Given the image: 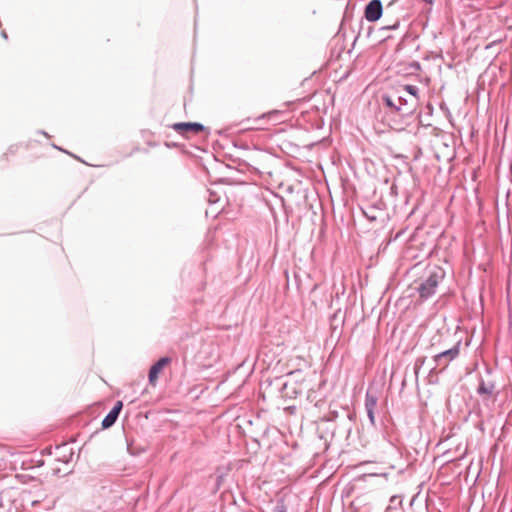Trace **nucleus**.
<instances>
[{"label": "nucleus", "instance_id": "obj_1", "mask_svg": "<svg viewBox=\"0 0 512 512\" xmlns=\"http://www.w3.org/2000/svg\"><path fill=\"white\" fill-rule=\"evenodd\" d=\"M445 271L439 266L428 267L419 280L416 290L422 300L432 297L437 290L438 285L443 281Z\"/></svg>", "mask_w": 512, "mask_h": 512}, {"label": "nucleus", "instance_id": "obj_2", "mask_svg": "<svg viewBox=\"0 0 512 512\" xmlns=\"http://www.w3.org/2000/svg\"><path fill=\"white\" fill-rule=\"evenodd\" d=\"M382 101L387 107L391 108L395 112H398L402 116L411 115L416 108V101H409V99L402 95H383Z\"/></svg>", "mask_w": 512, "mask_h": 512}, {"label": "nucleus", "instance_id": "obj_3", "mask_svg": "<svg viewBox=\"0 0 512 512\" xmlns=\"http://www.w3.org/2000/svg\"><path fill=\"white\" fill-rule=\"evenodd\" d=\"M460 353V342H457L452 348L436 354L433 359L437 365L447 366L449 362L458 357Z\"/></svg>", "mask_w": 512, "mask_h": 512}, {"label": "nucleus", "instance_id": "obj_4", "mask_svg": "<svg viewBox=\"0 0 512 512\" xmlns=\"http://www.w3.org/2000/svg\"><path fill=\"white\" fill-rule=\"evenodd\" d=\"M383 13L381 0H371L365 7L364 16L367 21L375 22L379 20Z\"/></svg>", "mask_w": 512, "mask_h": 512}, {"label": "nucleus", "instance_id": "obj_5", "mask_svg": "<svg viewBox=\"0 0 512 512\" xmlns=\"http://www.w3.org/2000/svg\"><path fill=\"white\" fill-rule=\"evenodd\" d=\"M172 128L182 135H187L188 133L197 134L205 129L202 124L197 122H179L173 124Z\"/></svg>", "mask_w": 512, "mask_h": 512}, {"label": "nucleus", "instance_id": "obj_6", "mask_svg": "<svg viewBox=\"0 0 512 512\" xmlns=\"http://www.w3.org/2000/svg\"><path fill=\"white\" fill-rule=\"evenodd\" d=\"M123 403L122 401H117L114 407L110 410V412L104 417L102 420V427L104 429L110 428L113 426L122 410Z\"/></svg>", "mask_w": 512, "mask_h": 512}, {"label": "nucleus", "instance_id": "obj_7", "mask_svg": "<svg viewBox=\"0 0 512 512\" xmlns=\"http://www.w3.org/2000/svg\"><path fill=\"white\" fill-rule=\"evenodd\" d=\"M171 359L169 357H162L156 363H154L149 370V383L155 385L160 371L169 363Z\"/></svg>", "mask_w": 512, "mask_h": 512}, {"label": "nucleus", "instance_id": "obj_8", "mask_svg": "<svg viewBox=\"0 0 512 512\" xmlns=\"http://www.w3.org/2000/svg\"><path fill=\"white\" fill-rule=\"evenodd\" d=\"M265 119L271 120L273 124L279 123L281 121V113L278 110H273L268 113H264L262 116L258 117V130L265 129V127L261 123Z\"/></svg>", "mask_w": 512, "mask_h": 512}, {"label": "nucleus", "instance_id": "obj_9", "mask_svg": "<svg viewBox=\"0 0 512 512\" xmlns=\"http://www.w3.org/2000/svg\"><path fill=\"white\" fill-rule=\"evenodd\" d=\"M495 390V384L493 382H485L483 379H481L477 392L480 395L487 394L492 395Z\"/></svg>", "mask_w": 512, "mask_h": 512}, {"label": "nucleus", "instance_id": "obj_10", "mask_svg": "<svg viewBox=\"0 0 512 512\" xmlns=\"http://www.w3.org/2000/svg\"><path fill=\"white\" fill-rule=\"evenodd\" d=\"M377 402L378 397L376 396V394L368 390L365 395V410H375Z\"/></svg>", "mask_w": 512, "mask_h": 512}, {"label": "nucleus", "instance_id": "obj_11", "mask_svg": "<svg viewBox=\"0 0 512 512\" xmlns=\"http://www.w3.org/2000/svg\"><path fill=\"white\" fill-rule=\"evenodd\" d=\"M404 90L410 94V96L412 97L411 99H409V101H416V104L418 103L419 101V89L417 86L415 85H405L404 86Z\"/></svg>", "mask_w": 512, "mask_h": 512}, {"label": "nucleus", "instance_id": "obj_12", "mask_svg": "<svg viewBox=\"0 0 512 512\" xmlns=\"http://www.w3.org/2000/svg\"><path fill=\"white\" fill-rule=\"evenodd\" d=\"M424 362H425V358H418L416 360L415 366H414V371H415L416 378L418 377L419 370L422 367V365L424 364Z\"/></svg>", "mask_w": 512, "mask_h": 512}, {"label": "nucleus", "instance_id": "obj_13", "mask_svg": "<svg viewBox=\"0 0 512 512\" xmlns=\"http://www.w3.org/2000/svg\"><path fill=\"white\" fill-rule=\"evenodd\" d=\"M367 416L372 426H375V410H366Z\"/></svg>", "mask_w": 512, "mask_h": 512}, {"label": "nucleus", "instance_id": "obj_14", "mask_svg": "<svg viewBox=\"0 0 512 512\" xmlns=\"http://www.w3.org/2000/svg\"><path fill=\"white\" fill-rule=\"evenodd\" d=\"M399 25H400V21L399 20H396L392 25H386L383 27V29H387V30H396L399 28Z\"/></svg>", "mask_w": 512, "mask_h": 512}, {"label": "nucleus", "instance_id": "obj_15", "mask_svg": "<svg viewBox=\"0 0 512 512\" xmlns=\"http://www.w3.org/2000/svg\"><path fill=\"white\" fill-rule=\"evenodd\" d=\"M219 200V197L214 192H210L208 201L209 203H216Z\"/></svg>", "mask_w": 512, "mask_h": 512}, {"label": "nucleus", "instance_id": "obj_16", "mask_svg": "<svg viewBox=\"0 0 512 512\" xmlns=\"http://www.w3.org/2000/svg\"><path fill=\"white\" fill-rule=\"evenodd\" d=\"M223 474L219 473V470L217 471V476H216V484H217V488H219L223 482Z\"/></svg>", "mask_w": 512, "mask_h": 512}, {"label": "nucleus", "instance_id": "obj_17", "mask_svg": "<svg viewBox=\"0 0 512 512\" xmlns=\"http://www.w3.org/2000/svg\"><path fill=\"white\" fill-rule=\"evenodd\" d=\"M278 512H285L284 505H277Z\"/></svg>", "mask_w": 512, "mask_h": 512}, {"label": "nucleus", "instance_id": "obj_18", "mask_svg": "<svg viewBox=\"0 0 512 512\" xmlns=\"http://www.w3.org/2000/svg\"><path fill=\"white\" fill-rule=\"evenodd\" d=\"M2 36H3L4 38H7V34H6V32H5V31H3V32H2Z\"/></svg>", "mask_w": 512, "mask_h": 512}]
</instances>
